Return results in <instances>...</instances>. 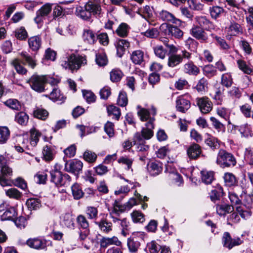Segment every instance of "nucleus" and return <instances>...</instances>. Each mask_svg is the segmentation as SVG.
<instances>
[{"label": "nucleus", "instance_id": "64", "mask_svg": "<svg viewBox=\"0 0 253 253\" xmlns=\"http://www.w3.org/2000/svg\"><path fill=\"white\" fill-rule=\"evenodd\" d=\"M4 103L7 106L14 110H19L21 108L19 102L15 99H9Z\"/></svg>", "mask_w": 253, "mask_h": 253}, {"label": "nucleus", "instance_id": "8", "mask_svg": "<svg viewBox=\"0 0 253 253\" xmlns=\"http://www.w3.org/2000/svg\"><path fill=\"white\" fill-rule=\"evenodd\" d=\"M222 243L223 246L230 250L233 247L241 245L243 241L239 238L232 239L228 232H225L223 235Z\"/></svg>", "mask_w": 253, "mask_h": 253}, {"label": "nucleus", "instance_id": "19", "mask_svg": "<svg viewBox=\"0 0 253 253\" xmlns=\"http://www.w3.org/2000/svg\"><path fill=\"white\" fill-rule=\"evenodd\" d=\"M83 164L79 160H74L69 163H66L65 169L67 171L72 173H78L83 168Z\"/></svg>", "mask_w": 253, "mask_h": 253}, {"label": "nucleus", "instance_id": "14", "mask_svg": "<svg viewBox=\"0 0 253 253\" xmlns=\"http://www.w3.org/2000/svg\"><path fill=\"white\" fill-rule=\"evenodd\" d=\"M156 108L154 106H152L150 111L145 108H141L138 111L137 114L141 121L148 122L150 118H154V117L156 114Z\"/></svg>", "mask_w": 253, "mask_h": 253}, {"label": "nucleus", "instance_id": "60", "mask_svg": "<svg viewBox=\"0 0 253 253\" xmlns=\"http://www.w3.org/2000/svg\"><path fill=\"white\" fill-rule=\"evenodd\" d=\"M62 224L68 228L74 227L73 218L70 214L66 213L63 216Z\"/></svg>", "mask_w": 253, "mask_h": 253}, {"label": "nucleus", "instance_id": "25", "mask_svg": "<svg viewBox=\"0 0 253 253\" xmlns=\"http://www.w3.org/2000/svg\"><path fill=\"white\" fill-rule=\"evenodd\" d=\"M85 6L88 11L90 13L91 16L92 14L95 16L99 15L100 14L101 7L99 4L89 1L85 4Z\"/></svg>", "mask_w": 253, "mask_h": 253}, {"label": "nucleus", "instance_id": "57", "mask_svg": "<svg viewBox=\"0 0 253 253\" xmlns=\"http://www.w3.org/2000/svg\"><path fill=\"white\" fill-rule=\"evenodd\" d=\"M155 54L159 58L164 59L166 55L167 50L162 45H157L153 47Z\"/></svg>", "mask_w": 253, "mask_h": 253}, {"label": "nucleus", "instance_id": "34", "mask_svg": "<svg viewBox=\"0 0 253 253\" xmlns=\"http://www.w3.org/2000/svg\"><path fill=\"white\" fill-rule=\"evenodd\" d=\"M143 52L140 50L134 51L131 55V59L135 64H140L143 61Z\"/></svg>", "mask_w": 253, "mask_h": 253}, {"label": "nucleus", "instance_id": "17", "mask_svg": "<svg viewBox=\"0 0 253 253\" xmlns=\"http://www.w3.org/2000/svg\"><path fill=\"white\" fill-rule=\"evenodd\" d=\"M195 20L199 27L207 31H211L214 29L213 24L205 16H198L195 17Z\"/></svg>", "mask_w": 253, "mask_h": 253}, {"label": "nucleus", "instance_id": "53", "mask_svg": "<svg viewBox=\"0 0 253 253\" xmlns=\"http://www.w3.org/2000/svg\"><path fill=\"white\" fill-rule=\"evenodd\" d=\"M31 144L33 146H36L39 142V137L41 136V133L35 129L31 130Z\"/></svg>", "mask_w": 253, "mask_h": 253}, {"label": "nucleus", "instance_id": "26", "mask_svg": "<svg viewBox=\"0 0 253 253\" xmlns=\"http://www.w3.org/2000/svg\"><path fill=\"white\" fill-rule=\"evenodd\" d=\"M243 28L238 23L232 21L228 28V33L231 36H237L243 34Z\"/></svg>", "mask_w": 253, "mask_h": 253}, {"label": "nucleus", "instance_id": "44", "mask_svg": "<svg viewBox=\"0 0 253 253\" xmlns=\"http://www.w3.org/2000/svg\"><path fill=\"white\" fill-rule=\"evenodd\" d=\"M28 116L23 112L17 113L15 117V121L20 125H26L28 122Z\"/></svg>", "mask_w": 253, "mask_h": 253}, {"label": "nucleus", "instance_id": "46", "mask_svg": "<svg viewBox=\"0 0 253 253\" xmlns=\"http://www.w3.org/2000/svg\"><path fill=\"white\" fill-rule=\"evenodd\" d=\"M210 12L212 18L216 19L224 12L222 7L218 6H213L210 8Z\"/></svg>", "mask_w": 253, "mask_h": 253}, {"label": "nucleus", "instance_id": "49", "mask_svg": "<svg viewBox=\"0 0 253 253\" xmlns=\"http://www.w3.org/2000/svg\"><path fill=\"white\" fill-rule=\"evenodd\" d=\"M107 112L108 115L113 116V118L117 120H119L121 116L120 109L114 105H110L107 107Z\"/></svg>", "mask_w": 253, "mask_h": 253}, {"label": "nucleus", "instance_id": "35", "mask_svg": "<svg viewBox=\"0 0 253 253\" xmlns=\"http://www.w3.org/2000/svg\"><path fill=\"white\" fill-rule=\"evenodd\" d=\"M129 29L130 27L127 24L122 23L116 30V33L119 37H126L128 35Z\"/></svg>", "mask_w": 253, "mask_h": 253}, {"label": "nucleus", "instance_id": "16", "mask_svg": "<svg viewBox=\"0 0 253 253\" xmlns=\"http://www.w3.org/2000/svg\"><path fill=\"white\" fill-rule=\"evenodd\" d=\"M111 218L113 223L120 225L121 227V234L124 236L126 237L128 234V231L129 230V222L127 221L126 218H125L120 219L114 215H111Z\"/></svg>", "mask_w": 253, "mask_h": 253}, {"label": "nucleus", "instance_id": "47", "mask_svg": "<svg viewBox=\"0 0 253 253\" xmlns=\"http://www.w3.org/2000/svg\"><path fill=\"white\" fill-rule=\"evenodd\" d=\"M49 98L53 101L63 100L64 97L60 93V91L57 88H54L52 91L48 95Z\"/></svg>", "mask_w": 253, "mask_h": 253}, {"label": "nucleus", "instance_id": "11", "mask_svg": "<svg viewBox=\"0 0 253 253\" xmlns=\"http://www.w3.org/2000/svg\"><path fill=\"white\" fill-rule=\"evenodd\" d=\"M155 118H150L148 122L145 124V127L141 130L139 133L143 139H149L153 136V129L154 128Z\"/></svg>", "mask_w": 253, "mask_h": 253}, {"label": "nucleus", "instance_id": "32", "mask_svg": "<svg viewBox=\"0 0 253 253\" xmlns=\"http://www.w3.org/2000/svg\"><path fill=\"white\" fill-rule=\"evenodd\" d=\"M55 153L54 149L51 146L46 145L43 148V157L44 160L46 161H50L52 160Z\"/></svg>", "mask_w": 253, "mask_h": 253}, {"label": "nucleus", "instance_id": "12", "mask_svg": "<svg viewBox=\"0 0 253 253\" xmlns=\"http://www.w3.org/2000/svg\"><path fill=\"white\" fill-rule=\"evenodd\" d=\"M197 103L203 114H208L212 110V104L207 97L197 98Z\"/></svg>", "mask_w": 253, "mask_h": 253}, {"label": "nucleus", "instance_id": "30", "mask_svg": "<svg viewBox=\"0 0 253 253\" xmlns=\"http://www.w3.org/2000/svg\"><path fill=\"white\" fill-rule=\"evenodd\" d=\"M41 39L38 36L31 37L28 40L29 47L34 51H38L41 46Z\"/></svg>", "mask_w": 253, "mask_h": 253}, {"label": "nucleus", "instance_id": "2", "mask_svg": "<svg viewBox=\"0 0 253 253\" xmlns=\"http://www.w3.org/2000/svg\"><path fill=\"white\" fill-rule=\"evenodd\" d=\"M216 164L222 168L234 167L236 164L234 156L223 149H220L217 154Z\"/></svg>", "mask_w": 253, "mask_h": 253}, {"label": "nucleus", "instance_id": "42", "mask_svg": "<svg viewBox=\"0 0 253 253\" xmlns=\"http://www.w3.org/2000/svg\"><path fill=\"white\" fill-rule=\"evenodd\" d=\"M6 195L10 198L16 200L19 199L22 197V193L15 188H11L5 190Z\"/></svg>", "mask_w": 253, "mask_h": 253}, {"label": "nucleus", "instance_id": "40", "mask_svg": "<svg viewBox=\"0 0 253 253\" xmlns=\"http://www.w3.org/2000/svg\"><path fill=\"white\" fill-rule=\"evenodd\" d=\"M126 210V204L122 205L117 201H115L113 204V209L110 212V216L111 217V215H113V214H119L120 213L124 212Z\"/></svg>", "mask_w": 253, "mask_h": 253}, {"label": "nucleus", "instance_id": "51", "mask_svg": "<svg viewBox=\"0 0 253 253\" xmlns=\"http://www.w3.org/2000/svg\"><path fill=\"white\" fill-rule=\"evenodd\" d=\"M10 131L7 127L4 126L0 128V143H6L9 138Z\"/></svg>", "mask_w": 253, "mask_h": 253}, {"label": "nucleus", "instance_id": "6", "mask_svg": "<svg viewBox=\"0 0 253 253\" xmlns=\"http://www.w3.org/2000/svg\"><path fill=\"white\" fill-rule=\"evenodd\" d=\"M229 198L233 205L236 206V211L243 218H246L251 215V211L245 209L246 206L241 204V200L234 193H229Z\"/></svg>", "mask_w": 253, "mask_h": 253}, {"label": "nucleus", "instance_id": "61", "mask_svg": "<svg viewBox=\"0 0 253 253\" xmlns=\"http://www.w3.org/2000/svg\"><path fill=\"white\" fill-rule=\"evenodd\" d=\"M12 183L16 187L23 190H25L27 187V183L22 177H19L12 180Z\"/></svg>", "mask_w": 253, "mask_h": 253}, {"label": "nucleus", "instance_id": "63", "mask_svg": "<svg viewBox=\"0 0 253 253\" xmlns=\"http://www.w3.org/2000/svg\"><path fill=\"white\" fill-rule=\"evenodd\" d=\"M11 64L19 74H25L27 72V70L20 64L19 59H14Z\"/></svg>", "mask_w": 253, "mask_h": 253}, {"label": "nucleus", "instance_id": "39", "mask_svg": "<svg viewBox=\"0 0 253 253\" xmlns=\"http://www.w3.org/2000/svg\"><path fill=\"white\" fill-rule=\"evenodd\" d=\"M16 216V211L13 207H10L6 210L1 215L2 220H12Z\"/></svg>", "mask_w": 253, "mask_h": 253}, {"label": "nucleus", "instance_id": "22", "mask_svg": "<svg viewBox=\"0 0 253 253\" xmlns=\"http://www.w3.org/2000/svg\"><path fill=\"white\" fill-rule=\"evenodd\" d=\"M183 72L189 75L196 76L200 73V69L192 61H188L183 67Z\"/></svg>", "mask_w": 253, "mask_h": 253}, {"label": "nucleus", "instance_id": "48", "mask_svg": "<svg viewBox=\"0 0 253 253\" xmlns=\"http://www.w3.org/2000/svg\"><path fill=\"white\" fill-rule=\"evenodd\" d=\"M137 13L146 20L151 18L152 15V11L149 6L146 5L142 9H139Z\"/></svg>", "mask_w": 253, "mask_h": 253}, {"label": "nucleus", "instance_id": "7", "mask_svg": "<svg viewBox=\"0 0 253 253\" xmlns=\"http://www.w3.org/2000/svg\"><path fill=\"white\" fill-rule=\"evenodd\" d=\"M161 31L166 35H171L176 39H181L183 32L176 26L168 24H162L160 26Z\"/></svg>", "mask_w": 253, "mask_h": 253}, {"label": "nucleus", "instance_id": "56", "mask_svg": "<svg viewBox=\"0 0 253 253\" xmlns=\"http://www.w3.org/2000/svg\"><path fill=\"white\" fill-rule=\"evenodd\" d=\"M123 75V73L119 69H113L110 73V79L113 82L120 81Z\"/></svg>", "mask_w": 253, "mask_h": 253}, {"label": "nucleus", "instance_id": "43", "mask_svg": "<svg viewBox=\"0 0 253 253\" xmlns=\"http://www.w3.org/2000/svg\"><path fill=\"white\" fill-rule=\"evenodd\" d=\"M34 117L42 120H45L48 116V112L44 109L37 107L34 111Z\"/></svg>", "mask_w": 253, "mask_h": 253}, {"label": "nucleus", "instance_id": "55", "mask_svg": "<svg viewBox=\"0 0 253 253\" xmlns=\"http://www.w3.org/2000/svg\"><path fill=\"white\" fill-rule=\"evenodd\" d=\"M239 131L242 137H248L251 132L250 126L248 123L240 125L239 128Z\"/></svg>", "mask_w": 253, "mask_h": 253}, {"label": "nucleus", "instance_id": "52", "mask_svg": "<svg viewBox=\"0 0 253 253\" xmlns=\"http://www.w3.org/2000/svg\"><path fill=\"white\" fill-rule=\"evenodd\" d=\"M131 217L134 223H142L145 221L144 214L138 211H133L131 213Z\"/></svg>", "mask_w": 253, "mask_h": 253}, {"label": "nucleus", "instance_id": "62", "mask_svg": "<svg viewBox=\"0 0 253 253\" xmlns=\"http://www.w3.org/2000/svg\"><path fill=\"white\" fill-rule=\"evenodd\" d=\"M207 80L205 78H202L198 82L196 88L199 92H205L207 88Z\"/></svg>", "mask_w": 253, "mask_h": 253}, {"label": "nucleus", "instance_id": "31", "mask_svg": "<svg viewBox=\"0 0 253 253\" xmlns=\"http://www.w3.org/2000/svg\"><path fill=\"white\" fill-rule=\"evenodd\" d=\"M236 62L238 68L244 74L251 75L253 73V69L247 64L245 60L239 59L237 60Z\"/></svg>", "mask_w": 253, "mask_h": 253}, {"label": "nucleus", "instance_id": "3", "mask_svg": "<svg viewBox=\"0 0 253 253\" xmlns=\"http://www.w3.org/2000/svg\"><path fill=\"white\" fill-rule=\"evenodd\" d=\"M47 81L46 76L33 75L27 82L33 90L38 92H42L44 90L45 84Z\"/></svg>", "mask_w": 253, "mask_h": 253}, {"label": "nucleus", "instance_id": "10", "mask_svg": "<svg viewBox=\"0 0 253 253\" xmlns=\"http://www.w3.org/2000/svg\"><path fill=\"white\" fill-rule=\"evenodd\" d=\"M51 5L47 3L43 5L36 12V16L34 19L35 22L38 24H41L45 17L47 16L51 11Z\"/></svg>", "mask_w": 253, "mask_h": 253}, {"label": "nucleus", "instance_id": "28", "mask_svg": "<svg viewBox=\"0 0 253 253\" xmlns=\"http://www.w3.org/2000/svg\"><path fill=\"white\" fill-rule=\"evenodd\" d=\"M201 153V150L199 145L193 144L187 150V154L191 159H197Z\"/></svg>", "mask_w": 253, "mask_h": 253}, {"label": "nucleus", "instance_id": "54", "mask_svg": "<svg viewBox=\"0 0 253 253\" xmlns=\"http://www.w3.org/2000/svg\"><path fill=\"white\" fill-rule=\"evenodd\" d=\"M84 159L90 163L95 162L97 159V155L93 152L89 150L85 151L83 154Z\"/></svg>", "mask_w": 253, "mask_h": 253}, {"label": "nucleus", "instance_id": "23", "mask_svg": "<svg viewBox=\"0 0 253 253\" xmlns=\"http://www.w3.org/2000/svg\"><path fill=\"white\" fill-rule=\"evenodd\" d=\"M159 17L163 21L171 22L173 24H179L181 21L176 19L175 16L169 12L163 10L159 13Z\"/></svg>", "mask_w": 253, "mask_h": 253}, {"label": "nucleus", "instance_id": "20", "mask_svg": "<svg viewBox=\"0 0 253 253\" xmlns=\"http://www.w3.org/2000/svg\"><path fill=\"white\" fill-rule=\"evenodd\" d=\"M115 46L118 56L121 57L125 53L126 50L129 47V43L126 40L119 39L117 40Z\"/></svg>", "mask_w": 253, "mask_h": 253}, {"label": "nucleus", "instance_id": "45", "mask_svg": "<svg viewBox=\"0 0 253 253\" xmlns=\"http://www.w3.org/2000/svg\"><path fill=\"white\" fill-rule=\"evenodd\" d=\"M223 178L225 184L227 186H234L237 182L235 176L232 173H225Z\"/></svg>", "mask_w": 253, "mask_h": 253}, {"label": "nucleus", "instance_id": "38", "mask_svg": "<svg viewBox=\"0 0 253 253\" xmlns=\"http://www.w3.org/2000/svg\"><path fill=\"white\" fill-rule=\"evenodd\" d=\"M202 180L205 183L208 184L211 183L214 179L213 172L207 170H202L201 172Z\"/></svg>", "mask_w": 253, "mask_h": 253}, {"label": "nucleus", "instance_id": "5", "mask_svg": "<svg viewBox=\"0 0 253 253\" xmlns=\"http://www.w3.org/2000/svg\"><path fill=\"white\" fill-rule=\"evenodd\" d=\"M191 54L185 49L182 50L179 54H170L168 57V66L170 68H174L182 63L183 60H189Z\"/></svg>", "mask_w": 253, "mask_h": 253}, {"label": "nucleus", "instance_id": "29", "mask_svg": "<svg viewBox=\"0 0 253 253\" xmlns=\"http://www.w3.org/2000/svg\"><path fill=\"white\" fill-rule=\"evenodd\" d=\"M100 230L105 233H108L112 230V223L106 219H102L96 222Z\"/></svg>", "mask_w": 253, "mask_h": 253}, {"label": "nucleus", "instance_id": "41", "mask_svg": "<svg viewBox=\"0 0 253 253\" xmlns=\"http://www.w3.org/2000/svg\"><path fill=\"white\" fill-rule=\"evenodd\" d=\"M71 190L73 196L75 199L78 200L83 197L84 193L78 184H73L71 187Z\"/></svg>", "mask_w": 253, "mask_h": 253}, {"label": "nucleus", "instance_id": "58", "mask_svg": "<svg viewBox=\"0 0 253 253\" xmlns=\"http://www.w3.org/2000/svg\"><path fill=\"white\" fill-rule=\"evenodd\" d=\"M127 245L129 252L135 253L137 251L140 246V243L137 241H134L133 239L128 238L127 239Z\"/></svg>", "mask_w": 253, "mask_h": 253}, {"label": "nucleus", "instance_id": "21", "mask_svg": "<svg viewBox=\"0 0 253 253\" xmlns=\"http://www.w3.org/2000/svg\"><path fill=\"white\" fill-rule=\"evenodd\" d=\"M75 14L77 17L84 21H89L91 17L85 5L84 6H77Z\"/></svg>", "mask_w": 253, "mask_h": 253}, {"label": "nucleus", "instance_id": "9", "mask_svg": "<svg viewBox=\"0 0 253 253\" xmlns=\"http://www.w3.org/2000/svg\"><path fill=\"white\" fill-rule=\"evenodd\" d=\"M30 248L36 250H44L46 248L47 241L40 238H30L26 241Z\"/></svg>", "mask_w": 253, "mask_h": 253}, {"label": "nucleus", "instance_id": "27", "mask_svg": "<svg viewBox=\"0 0 253 253\" xmlns=\"http://www.w3.org/2000/svg\"><path fill=\"white\" fill-rule=\"evenodd\" d=\"M83 38L84 42L92 44L96 41V37L93 32L90 30H85L84 31Z\"/></svg>", "mask_w": 253, "mask_h": 253}, {"label": "nucleus", "instance_id": "4", "mask_svg": "<svg viewBox=\"0 0 253 253\" xmlns=\"http://www.w3.org/2000/svg\"><path fill=\"white\" fill-rule=\"evenodd\" d=\"M50 181L57 187L68 186L71 180V177L67 174H63L57 169L52 170L50 172Z\"/></svg>", "mask_w": 253, "mask_h": 253}, {"label": "nucleus", "instance_id": "36", "mask_svg": "<svg viewBox=\"0 0 253 253\" xmlns=\"http://www.w3.org/2000/svg\"><path fill=\"white\" fill-rule=\"evenodd\" d=\"M20 55L23 59L25 63L27 64L32 68H35L36 65V60L27 52L23 51L21 52Z\"/></svg>", "mask_w": 253, "mask_h": 253}, {"label": "nucleus", "instance_id": "37", "mask_svg": "<svg viewBox=\"0 0 253 253\" xmlns=\"http://www.w3.org/2000/svg\"><path fill=\"white\" fill-rule=\"evenodd\" d=\"M148 169L151 175H158L162 170V165L160 163L152 162L150 163Z\"/></svg>", "mask_w": 253, "mask_h": 253}, {"label": "nucleus", "instance_id": "18", "mask_svg": "<svg viewBox=\"0 0 253 253\" xmlns=\"http://www.w3.org/2000/svg\"><path fill=\"white\" fill-rule=\"evenodd\" d=\"M100 246L103 248H106L110 246H116L118 247L122 245V242L116 236L112 237H103L100 241Z\"/></svg>", "mask_w": 253, "mask_h": 253}, {"label": "nucleus", "instance_id": "59", "mask_svg": "<svg viewBox=\"0 0 253 253\" xmlns=\"http://www.w3.org/2000/svg\"><path fill=\"white\" fill-rule=\"evenodd\" d=\"M15 35L16 38L20 40H25L28 37V33L23 27L17 29L15 32Z\"/></svg>", "mask_w": 253, "mask_h": 253}, {"label": "nucleus", "instance_id": "15", "mask_svg": "<svg viewBox=\"0 0 253 253\" xmlns=\"http://www.w3.org/2000/svg\"><path fill=\"white\" fill-rule=\"evenodd\" d=\"M204 30L198 26H195L190 30V33L193 37L201 42H206L208 39V36Z\"/></svg>", "mask_w": 253, "mask_h": 253}, {"label": "nucleus", "instance_id": "13", "mask_svg": "<svg viewBox=\"0 0 253 253\" xmlns=\"http://www.w3.org/2000/svg\"><path fill=\"white\" fill-rule=\"evenodd\" d=\"M191 107L190 101L186 96H180L176 100V109L181 113H185Z\"/></svg>", "mask_w": 253, "mask_h": 253}, {"label": "nucleus", "instance_id": "24", "mask_svg": "<svg viewBox=\"0 0 253 253\" xmlns=\"http://www.w3.org/2000/svg\"><path fill=\"white\" fill-rule=\"evenodd\" d=\"M144 142L145 141L141 137L139 132L136 133L134 137L133 145H138L137 150L138 151L144 152L148 150L149 146L145 145Z\"/></svg>", "mask_w": 253, "mask_h": 253}, {"label": "nucleus", "instance_id": "33", "mask_svg": "<svg viewBox=\"0 0 253 253\" xmlns=\"http://www.w3.org/2000/svg\"><path fill=\"white\" fill-rule=\"evenodd\" d=\"M216 209L217 214L221 216L230 213L234 210L232 206L227 204L217 205Z\"/></svg>", "mask_w": 253, "mask_h": 253}, {"label": "nucleus", "instance_id": "1", "mask_svg": "<svg viewBox=\"0 0 253 253\" xmlns=\"http://www.w3.org/2000/svg\"><path fill=\"white\" fill-rule=\"evenodd\" d=\"M87 63L85 55H80L72 53L65 58L61 62V66L66 69H69L72 72L79 70L82 66Z\"/></svg>", "mask_w": 253, "mask_h": 253}, {"label": "nucleus", "instance_id": "50", "mask_svg": "<svg viewBox=\"0 0 253 253\" xmlns=\"http://www.w3.org/2000/svg\"><path fill=\"white\" fill-rule=\"evenodd\" d=\"M221 84L226 87H230L233 84V79L230 73L223 74L221 76Z\"/></svg>", "mask_w": 253, "mask_h": 253}]
</instances>
